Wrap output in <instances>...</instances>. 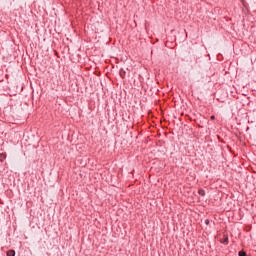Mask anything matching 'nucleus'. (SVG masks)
Wrapping results in <instances>:
<instances>
[{
	"label": "nucleus",
	"mask_w": 256,
	"mask_h": 256,
	"mask_svg": "<svg viewBox=\"0 0 256 256\" xmlns=\"http://www.w3.org/2000/svg\"><path fill=\"white\" fill-rule=\"evenodd\" d=\"M211 119H212V120H215V116H211Z\"/></svg>",
	"instance_id": "8"
},
{
	"label": "nucleus",
	"mask_w": 256,
	"mask_h": 256,
	"mask_svg": "<svg viewBox=\"0 0 256 256\" xmlns=\"http://www.w3.org/2000/svg\"><path fill=\"white\" fill-rule=\"evenodd\" d=\"M210 223V221L209 220H205V224H209Z\"/></svg>",
	"instance_id": "7"
},
{
	"label": "nucleus",
	"mask_w": 256,
	"mask_h": 256,
	"mask_svg": "<svg viewBox=\"0 0 256 256\" xmlns=\"http://www.w3.org/2000/svg\"><path fill=\"white\" fill-rule=\"evenodd\" d=\"M198 194H199L200 196H205V195H206V192H205V190L200 189V190L198 191Z\"/></svg>",
	"instance_id": "3"
},
{
	"label": "nucleus",
	"mask_w": 256,
	"mask_h": 256,
	"mask_svg": "<svg viewBox=\"0 0 256 256\" xmlns=\"http://www.w3.org/2000/svg\"><path fill=\"white\" fill-rule=\"evenodd\" d=\"M7 159V154H0V161L3 162Z\"/></svg>",
	"instance_id": "1"
},
{
	"label": "nucleus",
	"mask_w": 256,
	"mask_h": 256,
	"mask_svg": "<svg viewBox=\"0 0 256 256\" xmlns=\"http://www.w3.org/2000/svg\"><path fill=\"white\" fill-rule=\"evenodd\" d=\"M222 243H223V244H227V243H228V237H226V238L224 239V241H222Z\"/></svg>",
	"instance_id": "6"
},
{
	"label": "nucleus",
	"mask_w": 256,
	"mask_h": 256,
	"mask_svg": "<svg viewBox=\"0 0 256 256\" xmlns=\"http://www.w3.org/2000/svg\"><path fill=\"white\" fill-rule=\"evenodd\" d=\"M120 75H121V78L124 79V77L126 75V72L123 69H121L120 70Z\"/></svg>",
	"instance_id": "4"
},
{
	"label": "nucleus",
	"mask_w": 256,
	"mask_h": 256,
	"mask_svg": "<svg viewBox=\"0 0 256 256\" xmlns=\"http://www.w3.org/2000/svg\"><path fill=\"white\" fill-rule=\"evenodd\" d=\"M7 256H15V251L14 250L7 251Z\"/></svg>",
	"instance_id": "2"
},
{
	"label": "nucleus",
	"mask_w": 256,
	"mask_h": 256,
	"mask_svg": "<svg viewBox=\"0 0 256 256\" xmlns=\"http://www.w3.org/2000/svg\"><path fill=\"white\" fill-rule=\"evenodd\" d=\"M238 256H246V252L245 251H240V252H238Z\"/></svg>",
	"instance_id": "5"
}]
</instances>
